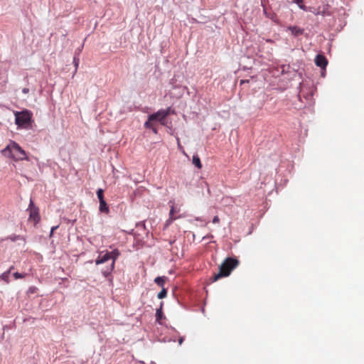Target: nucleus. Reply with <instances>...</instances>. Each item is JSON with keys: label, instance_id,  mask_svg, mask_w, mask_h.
Wrapping results in <instances>:
<instances>
[{"label": "nucleus", "instance_id": "6ab92c4d", "mask_svg": "<svg viewBox=\"0 0 364 364\" xmlns=\"http://www.w3.org/2000/svg\"><path fill=\"white\" fill-rule=\"evenodd\" d=\"M155 119H149V116L148 117V120L144 123V127L146 129H151L154 124H153V121Z\"/></svg>", "mask_w": 364, "mask_h": 364}, {"label": "nucleus", "instance_id": "2f4dec72", "mask_svg": "<svg viewBox=\"0 0 364 364\" xmlns=\"http://www.w3.org/2000/svg\"><path fill=\"white\" fill-rule=\"evenodd\" d=\"M58 228V226H55V227H53L51 228V234L54 232L55 230H56Z\"/></svg>", "mask_w": 364, "mask_h": 364}, {"label": "nucleus", "instance_id": "dca6fc26", "mask_svg": "<svg viewBox=\"0 0 364 364\" xmlns=\"http://www.w3.org/2000/svg\"><path fill=\"white\" fill-rule=\"evenodd\" d=\"M262 6H263V12H264V14L267 17L270 18L271 19H273V18H274V14H272V15L271 14H269V13H268V12L267 11V9H266V7H265V6H264V1H263V0H262Z\"/></svg>", "mask_w": 364, "mask_h": 364}, {"label": "nucleus", "instance_id": "72a5a7b5", "mask_svg": "<svg viewBox=\"0 0 364 364\" xmlns=\"http://www.w3.org/2000/svg\"><path fill=\"white\" fill-rule=\"evenodd\" d=\"M14 269V266H11L9 270H10V272L12 271V269Z\"/></svg>", "mask_w": 364, "mask_h": 364}, {"label": "nucleus", "instance_id": "2eb2a0df", "mask_svg": "<svg viewBox=\"0 0 364 364\" xmlns=\"http://www.w3.org/2000/svg\"><path fill=\"white\" fill-rule=\"evenodd\" d=\"M165 277H158L154 279V282L156 284H158L161 288H164V283H165Z\"/></svg>", "mask_w": 364, "mask_h": 364}, {"label": "nucleus", "instance_id": "4468645a", "mask_svg": "<svg viewBox=\"0 0 364 364\" xmlns=\"http://www.w3.org/2000/svg\"><path fill=\"white\" fill-rule=\"evenodd\" d=\"M193 164L199 169L202 168V164L198 154L193 156Z\"/></svg>", "mask_w": 364, "mask_h": 364}, {"label": "nucleus", "instance_id": "a211bd4d", "mask_svg": "<svg viewBox=\"0 0 364 364\" xmlns=\"http://www.w3.org/2000/svg\"><path fill=\"white\" fill-rule=\"evenodd\" d=\"M9 274H10V270H8V271L4 272L1 275V279L2 280H4V282H6V283H9Z\"/></svg>", "mask_w": 364, "mask_h": 364}, {"label": "nucleus", "instance_id": "393cba45", "mask_svg": "<svg viewBox=\"0 0 364 364\" xmlns=\"http://www.w3.org/2000/svg\"><path fill=\"white\" fill-rule=\"evenodd\" d=\"M165 119L166 118H159V122H160V124L161 125H164V126L166 125V120H165Z\"/></svg>", "mask_w": 364, "mask_h": 364}, {"label": "nucleus", "instance_id": "6e6552de", "mask_svg": "<svg viewBox=\"0 0 364 364\" xmlns=\"http://www.w3.org/2000/svg\"><path fill=\"white\" fill-rule=\"evenodd\" d=\"M314 14L316 16H328L331 14L329 11V6L328 4L323 5L322 6H318L316 9V11H314Z\"/></svg>", "mask_w": 364, "mask_h": 364}, {"label": "nucleus", "instance_id": "7ed1b4c3", "mask_svg": "<svg viewBox=\"0 0 364 364\" xmlns=\"http://www.w3.org/2000/svg\"><path fill=\"white\" fill-rule=\"evenodd\" d=\"M15 122L18 127H27L31 122L32 113L26 109L21 112H15Z\"/></svg>", "mask_w": 364, "mask_h": 364}, {"label": "nucleus", "instance_id": "4be33fe9", "mask_svg": "<svg viewBox=\"0 0 364 364\" xmlns=\"http://www.w3.org/2000/svg\"><path fill=\"white\" fill-rule=\"evenodd\" d=\"M164 112H165V113H166V117H167V116H168L171 113H173V112H174V111H173V110H172L171 107H168L167 109H164Z\"/></svg>", "mask_w": 364, "mask_h": 364}, {"label": "nucleus", "instance_id": "f704fd0d", "mask_svg": "<svg viewBox=\"0 0 364 364\" xmlns=\"http://www.w3.org/2000/svg\"><path fill=\"white\" fill-rule=\"evenodd\" d=\"M178 144L180 145L179 139H178Z\"/></svg>", "mask_w": 364, "mask_h": 364}, {"label": "nucleus", "instance_id": "473e14b6", "mask_svg": "<svg viewBox=\"0 0 364 364\" xmlns=\"http://www.w3.org/2000/svg\"><path fill=\"white\" fill-rule=\"evenodd\" d=\"M183 338H181L179 339V344L181 345V344L183 343Z\"/></svg>", "mask_w": 364, "mask_h": 364}, {"label": "nucleus", "instance_id": "b1692460", "mask_svg": "<svg viewBox=\"0 0 364 364\" xmlns=\"http://www.w3.org/2000/svg\"><path fill=\"white\" fill-rule=\"evenodd\" d=\"M220 222V218H218V216H215L213 219V223H219Z\"/></svg>", "mask_w": 364, "mask_h": 364}, {"label": "nucleus", "instance_id": "aec40b11", "mask_svg": "<svg viewBox=\"0 0 364 364\" xmlns=\"http://www.w3.org/2000/svg\"><path fill=\"white\" fill-rule=\"evenodd\" d=\"M167 291L165 288H162L161 291L158 294L157 296L159 299H161L166 296Z\"/></svg>", "mask_w": 364, "mask_h": 364}, {"label": "nucleus", "instance_id": "0eeeda50", "mask_svg": "<svg viewBox=\"0 0 364 364\" xmlns=\"http://www.w3.org/2000/svg\"><path fill=\"white\" fill-rule=\"evenodd\" d=\"M315 63L317 66L325 69L328 64V60L324 55L319 54L315 58Z\"/></svg>", "mask_w": 364, "mask_h": 364}, {"label": "nucleus", "instance_id": "f257e3e1", "mask_svg": "<svg viewBox=\"0 0 364 364\" xmlns=\"http://www.w3.org/2000/svg\"><path fill=\"white\" fill-rule=\"evenodd\" d=\"M238 264V259L232 257H227L220 266L219 272L217 274H214L210 278V280L212 282H214L222 277L229 276L231 272L236 268Z\"/></svg>", "mask_w": 364, "mask_h": 364}, {"label": "nucleus", "instance_id": "20e7f679", "mask_svg": "<svg viewBox=\"0 0 364 364\" xmlns=\"http://www.w3.org/2000/svg\"><path fill=\"white\" fill-rule=\"evenodd\" d=\"M28 210L29 211L28 220L33 221L34 224L36 225L40 221L41 216L39 214V208L34 205L32 200H30Z\"/></svg>", "mask_w": 364, "mask_h": 364}, {"label": "nucleus", "instance_id": "39448f33", "mask_svg": "<svg viewBox=\"0 0 364 364\" xmlns=\"http://www.w3.org/2000/svg\"><path fill=\"white\" fill-rule=\"evenodd\" d=\"M109 255L110 258L112 259V263H111L109 267H107L105 270L102 271V274L105 277H107L112 272V270L114 269V264H115V261L117 260V259L119 256L120 252H119V251L117 249H114L112 252H109Z\"/></svg>", "mask_w": 364, "mask_h": 364}, {"label": "nucleus", "instance_id": "ddd939ff", "mask_svg": "<svg viewBox=\"0 0 364 364\" xmlns=\"http://www.w3.org/2000/svg\"><path fill=\"white\" fill-rule=\"evenodd\" d=\"M164 318V314H163V311H162V305L161 306V307L159 309H158L156 310V321L161 324V320Z\"/></svg>", "mask_w": 364, "mask_h": 364}, {"label": "nucleus", "instance_id": "1a4fd4ad", "mask_svg": "<svg viewBox=\"0 0 364 364\" xmlns=\"http://www.w3.org/2000/svg\"><path fill=\"white\" fill-rule=\"evenodd\" d=\"M111 259L110 256L109 255V252H101L95 260L96 264H100L106 262L107 261Z\"/></svg>", "mask_w": 364, "mask_h": 364}, {"label": "nucleus", "instance_id": "412c9836", "mask_svg": "<svg viewBox=\"0 0 364 364\" xmlns=\"http://www.w3.org/2000/svg\"><path fill=\"white\" fill-rule=\"evenodd\" d=\"M26 274H21L18 272H15L14 274V277L16 279L24 278L26 277Z\"/></svg>", "mask_w": 364, "mask_h": 364}, {"label": "nucleus", "instance_id": "cd10ccee", "mask_svg": "<svg viewBox=\"0 0 364 364\" xmlns=\"http://www.w3.org/2000/svg\"><path fill=\"white\" fill-rule=\"evenodd\" d=\"M249 82H250L249 80H241L240 85H242L244 83H248Z\"/></svg>", "mask_w": 364, "mask_h": 364}, {"label": "nucleus", "instance_id": "c85d7f7f", "mask_svg": "<svg viewBox=\"0 0 364 364\" xmlns=\"http://www.w3.org/2000/svg\"><path fill=\"white\" fill-rule=\"evenodd\" d=\"M151 130L153 131V132L154 134H157V129L156 128L155 126H154L152 128H151Z\"/></svg>", "mask_w": 364, "mask_h": 364}, {"label": "nucleus", "instance_id": "f3484780", "mask_svg": "<svg viewBox=\"0 0 364 364\" xmlns=\"http://www.w3.org/2000/svg\"><path fill=\"white\" fill-rule=\"evenodd\" d=\"M97 196L99 199V202L104 201V191L102 188H99L97 191Z\"/></svg>", "mask_w": 364, "mask_h": 364}, {"label": "nucleus", "instance_id": "bb28decb", "mask_svg": "<svg viewBox=\"0 0 364 364\" xmlns=\"http://www.w3.org/2000/svg\"><path fill=\"white\" fill-rule=\"evenodd\" d=\"M74 62H75V65L77 68L78 66L79 60L77 59L76 58H74Z\"/></svg>", "mask_w": 364, "mask_h": 364}, {"label": "nucleus", "instance_id": "f03ea898", "mask_svg": "<svg viewBox=\"0 0 364 364\" xmlns=\"http://www.w3.org/2000/svg\"><path fill=\"white\" fill-rule=\"evenodd\" d=\"M2 154L4 156L11 157L16 161L26 159V154L25 151L15 141H11L9 144L2 150Z\"/></svg>", "mask_w": 364, "mask_h": 364}, {"label": "nucleus", "instance_id": "c756f323", "mask_svg": "<svg viewBox=\"0 0 364 364\" xmlns=\"http://www.w3.org/2000/svg\"><path fill=\"white\" fill-rule=\"evenodd\" d=\"M294 1L297 4H299L300 3H302L303 2V0H294Z\"/></svg>", "mask_w": 364, "mask_h": 364}, {"label": "nucleus", "instance_id": "f8f14e48", "mask_svg": "<svg viewBox=\"0 0 364 364\" xmlns=\"http://www.w3.org/2000/svg\"><path fill=\"white\" fill-rule=\"evenodd\" d=\"M99 210L101 213H105L107 214L109 213V207L105 200L100 202Z\"/></svg>", "mask_w": 364, "mask_h": 364}, {"label": "nucleus", "instance_id": "7c9ffc66", "mask_svg": "<svg viewBox=\"0 0 364 364\" xmlns=\"http://www.w3.org/2000/svg\"><path fill=\"white\" fill-rule=\"evenodd\" d=\"M28 91H29L28 88H23V93H28Z\"/></svg>", "mask_w": 364, "mask_h": 364}, {"label": "nucleus", "instance_id": "9b49d317", "mask_svg": "<svg viewBox=\"0 0 364 364\" xmlns=\"http://www.w3.org/2000/svg\"><path fill=\"white\" fill-rule=\"evenodd\" d=\"M288 30H289L293 35L295 36H299L304 33V30L300 28L298 26H289L288 28Z\"/></svg>", "mask_w": 364, "mask_h": 364}, {"label": "nucleus", "instance_id": "423d86ee", "mask_svg": "<svg viewBox=\"0 0 364 364\" xmlns=\"http://www.w3.org/2000/svg\"><path fill=\"white\" fill-rule=\"evenodd\" d=\"M169 204L171 205V210L169 212V218L166 221L167 225L179 218L178 216H175V214L180 211V208H176L172 201H169Z\"/></svg>", "mask_w": 364, "mask_h": 364}, {"label": "nucleus", "instance_id": "9d476101", "mask_svg": "<svg viewBox=\"0 0 364 364\" xmlns=\"http://www.w3.org/2000/svg\"><path fill=\"white\" fill-rule=\"evenodd\" d=\"M159 118H166V113L164 112V109H159L156 113L149 115V119L159 120Z\"/></svg>", "mask_w": 364, "mask_h": 364}, {"label": "nucleus", "instance_id": "5701e85b", "mask_svg": "<svg viewBox=\"0 0 364 364\" xmlns=\"http://www.w3.org/2000/svg\"><path fill=\"white\" fill-rule=\"evenodd\" d=\"M299 7L302 9L303 11H307L308 7H306L305 5H304L302 3H300L298 4Z\"/></svg>", "mask_w": 364, "mask_h": 364}, {"label": "nucleus", "instance_id": "a878e982", "mask_svg": "<svg viewBox=\"0 0 364 364\" xmlns=\"http://www.w3.org/2000/svg\"><path fill=\"white\" fill-rule=\"evenodd\" d=\"M307 11H309V12H311L314 14V11H316V9H315L314 7H308L307 9Z\"/></svg>", "mask_w": 364, "mask_h": 364}]
</instances>
